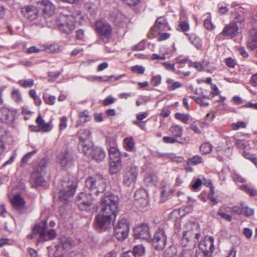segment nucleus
<instances>
[{"label": "nucleus", "mask_w": 257, "mask_h": 257, "mask_svg": "<svg viewBox=\"0 0 257 257\" xmlns=\"http://www.w3.org/2000/svg\"><path fill=\"white\" fill-rule=\"evenodd\" d=\"M135 198L143 206H145L148 204V194L145 189H140L137 190L135 193Z\"/></svg>", "instance_id": "nucleus-22"}, {"label": "nucleus", "mask_w": 257, "mask_h": 257, "mask_svg": "<svg viewBox=\"0 0 257 257\" xmlns=\"http://www.w3.org/2000/svg\"><path fill=\"white\" fill-rule=\"evenodd\" d=\"M186 230L183 232V241L187 242L193 241L195 242L200 237V233L198 231V225L189 222L186 223Z\"/></svg>", "instance_id": "nucleus-7"}, {"label": "nucleus", "mask_w": 257, "mask_h": 257, "mask_svg": "<svg viewBox=\"0 0 257 257\" xmlns=\"http://www.w3.org/2000/svg\"><path fill=\"white\" fill-rule=\"evenodd\" d=\"M124 76V74H121L118 76H115L114 75H110L109 76H103L102 78V82H107V81H111L112 79L114 78V81L117 80L120 78H121L122 76Z\"/></svg>", "instance_id": "nucleus-54"}, {"label": "nucleus", "mask_w": 257, "mask_h": 257, "mask_svg": "<svg viewBox=\"0 0 257 257\" xmlns=\"http://www.w3.org/2000/svg\"><path fill=\"white\" fill-rule=\"evenodd\" d=\"M247 46L251 50L257 48V29L252 28L249 32Z\"/></svg>", "instance_id": "nucleus-21"}, {"label": "nucleus", "mask_w": 257, "mask_h": 257, "mask_svg": "<svg viewBox=\"0 0 257 257\" xmlns=\"http://www.w3.org/2000/svg\"><path fill=\"white\" fill-rule=\"evenodd\" d=\"M178 27L183 32H187L189 31L190 29V26L188 23L185 21L180 22Z\"/></svg>", "instance_id": "nucleus-50"}, {"label": "nucleus", "mask_w": 257, "mask_h": 257, "mask_svg": "<svg viewBox=\"0 0 257 257\" xmlns=\"http://www.w3.org/2000/svg\"><path fill=\"white\" fill-rule=\"evenodd\" d=\"M188 37L189 41L198 49H201L202 48V42L200 38L196 36L194 34L189 35V34H185Z\"/></svg>", "instance_id": "nucleus-26"}, {"label": "nucleus", "mask_w": 257, "mask_h": 257, "mask_svg": "<svg viewBox=\"0 0 257 257\" xmlns=\"http://www.w3.org/2000/svg\"><path fill=\"white\" fill-rule=\"evenodd\" d=\"M253 210L252 208H249L247 206L245 205L243 203L242 214H243L245 216H249L253 215Z\"/></svg>", "instance_id": "nucleus-49"}, {"label": "nucleus", "mask_w": 257, "mask_h": 257, "mask_svg": "<svg viewBox=\"0 0 257 257\" xmlns=\"http://www.w3.org/2000/svg\"><path fill=\"white\" fill-rule=\"evenodd\" d=\"M246 126V123L243 121H238L236 123H233L231 124V127L233 130L236 131L240 127L245 128Z\"/></svg>", "instance_id": "nucleus-52"}, {"label": "nucleus", "mask_w": 257, "mask_h": 257, "mask_svg": "<svg viewBox=\"0 0 257 257\" xmlns=\"http://www.w3.org/2000/svg\"><path fill=\"white\" fill-rule=\"evenodd\" d=\"M123 144L125 150L131 152L134 151L135 142L132 137L124 139L123 140Z\"/></svg>", "instance_id": "nucleus-35"}, {"label": "nucleus", "mask_w": 257, "mask_h": 257, "mask_svg": "<svg viewBox=\"0 0 257 257\" xmlns=\"http://www.w3.org/2000/svg\"><path fill=\"white\" fill-rule=\"evenodd\" d=\"M36 121L42 132H47L48 131V123L45 122L40 115L37 117Z\"/></svg>", "instance_id": "nucleus-34"}, {"label": "nucleus", "mask_w": 257, "mask_h": 257, "mask_svg": "<svg viewBox=\"0 0 257 257\" xmlns=\"http://www.w3.org/2000/svg\"><path fill=\"white\" fill-rule=\"evenodd\" d=\"M250 83L253 86H257V73L251 76L250 80Z\"/></svg>", "instance_id": "nucleus-64"}, {"label": "nucleus", "mask_w": 257, "mask_h": 257, "mask_svg": "<svg viewBox=\"0 0 257 257\" xmlns=\"http://www.w3.org/2000/svg\"><path fill=\"white\" fill-rule=\"evenodd\" d=\"M163 65L164 66V67L169 70H171L173 71L176 74H180L181 73V71L176 69L175 68V64H171L168 62H165L162 63Z\"/></svg>", "instance_id": "nucleus-43"}, {"label": "nucleus", "mask_w": 257, "mask_h": 257, "mask_svg": "<svg viewBox=\"0 0 257 257\" xmlns=\"http://www.w3.org/2000/svg\"><path fill=\"white\" fill-rule=\"evenodd\" d=\"M212 149V146L208 142L203 143L200 146V150L203 154H208Z\"/></svg>", "instance_id": "nucleus-38"}, {"label": "nucleus", "mask_w": 257, "mask_h": 257, "mask_svg": "<svg viewBox=\"0 0 257 257\" xmlns=\"http://www.w3.org/2000/svg\"><path fill=\"white\" fill-rule=\"evenodd\" d=\"M136 257L140 256L144 254L145 248L142 244L136 245L133 250H131Z\"/></svg>", "instance_id": "nucleus-36"}, {"label": "nucleus", "mask_w": 257, "mask_h": 257, "mask_svg": "<svg viewBox=\"0 0 257 257\" xmlns=\"http://www.w3.org/2000/svg\"><path fill=\"white\" fill-rule=\"evenodd\" d=\"M175 118L183 123H187L189 119V115L178 112L175 114Z\"/></svg>", "instance_id": "nucleus-46"}, {"label": "nucleus", "mask_w": 257, "mask_h": 257, "mask_svg": "<svg viewBox=\"0 0 257 257\" xmlns=\"http://www.w3.org/2000/svg\"><path fill=\"white\" fill-rule=\"evenodd\" d=\"M73 156L71 152L65 150L58 154L57 162L63 167H69L73 164Z\"/></svg>", "instance_id": "nucleus-15"}, {"label": "nucleus", "mask_w": 257, "mask_h": 257, "mask_svg": "<svg viewBox=\"0 0 257 257\" xmlns=\"http://www.w3.org/2000/svg\"><path fill=\"white\" fill-rule=\"evenodd\" d=\"M225 62L226 65L230 68H234L235 65V61L230 57L226 58Z\"/></svg>", "instance_id": "nucleus-63"}, {"label": "nucleus", "mask_w": 257, "mask_h": 257, "mask_svg": "<svg viewBox=\"0 0 257 257\" xmlns=\"http://www.w3.org/2000/svg\"><path fill=\"white\" fill-rule=\"evenodd\" d=\"M167 236L164 228H159L152 239L153 246L157 250H162L166 246Z\"/></svg>", "instance_id": "nucleus-9"}, {"label": "nucleus", "mask_w": 257, "mask_h": 257, "mask_svg": "<svg viewBox=\"0 0 257 257\" xmlns=\"http://www.w3.org/2000/svg\"><path fill=\"white\" fill-rule=\"evenodd\" d=\"M12 99L17 103L22 101L23 99L19 90H14L12 93Z\"/></svg>", "instance_id": "nucleus-45"}, {"label": "nucleus", "mask_w": 257, "mask_h": 257, "mask_svg": "<svg viewBox=\"0 0 257 257\" xmlns=\"http://www.w3.org/2000/svg\"><path fill=\"white\" fill-rule=\"evenodd\" d=\"M198 247L211 255L214 250V238L212 236L206 237L199 243Z\"/></svg>", "instance_id": "nucleus-17"}, {"label": "nucleus", "mask_w": 257, "mask_h": 257, "mask_svg": "<svg viewBox=\"0 0 257 257\" xmlns=\"http://www.w3.org/2000/svg\"><path fill=\"white\" fill-rule=\"evenodd\" d=\"M132 71L139 74H143L145 72V68L142 66L136 65L132 67Z\"/></svg>", "instance_id": "nucleus-56"}, {"label": "nucleus", "mask_w": 257, "mask_h": 257, "mask_svg": "<svg viewBox=\"0 0 257 257\" xmlns=\"http://www.w3.org/2000/svg\"><path fill=\"white\" fill-rule=\"evenodd\" d=\"M105 153L104 150L100 147H95L90 157L96 162H101L105 158Z\"/></svg>", "instance_id": "nucleus-25"}, {"label": "nucleus", "mask_w": 257, "mask_h": 257, "mask_svg": "<svg viewBox=\"0 0 257 257\" xmlns=\"http://www.w3.org/2000/svg\"><path fill=\"white\" fill-rule=\"evenodd\" d=\"M243 203L240 204V206H234L231 208V211L237 214L240 215L242 214Z\"/></svg>", "instance_id": "nucleus-55"}, {"label": "nucleus", "mask_w": 257, "mask_h": 257, "mask_svg": "<svg viewBox=\"0 0 257 257\" xmlns=\"http://www.w3.org/2000/svg\"><path fill=\"white\" fill-rule=\"evenodd\" d=\"M62 246L65 249L71 247L74 245V241L71 238L64 237L61 240Z\"/></svg>", "instance_id": "nucleus-39"}, {"label": "nucleus", "mask_w": 257, "mask_h": 257, "mask_svg": "<svg viewBox=\"0 0 257 257\" xmlns=\"http://www.w3.org/2000/svg\"><path fill=\"white\" fill-rule=\"evenodd\" d=\"M242 155L244 158L250 160L251 162L257 166V157L255 155L244 151L242 153Z\"/></svg>", "instance_id": "nucleus-41"}, {"label": "nucleus", "mask_w": 257, "mask_h": 257, "mask_svg": "<svg viewBox=\"0 0 257 257\" xmlns=\"http://www.w3.org/2000/svg\"><path fill=\"white\" fill-rule=\"evenodd\" d=\"M129 232V225L125 218L119 220L114 227V235L119 241L126 238Z\"/></svg>", "instance_id": "nucleus-8"}, {"label": "nucleus", "mask_w": 257, "mask_h": 257, "mask_svg": "<svg viewBox=\"0 0 257 257\" xmlns=\"http://www.w3.org/2000/svg\"><path fill=\"white\" fill-rule=\"evenodd\" d=\"M95 30L100 37L105 38H109L112 34V31L110 25L103 20H100L95 22Z\"/></svg>", "instance_id": "nucleus-12"}, {"label": "nucleus", "mask_w": 257, "mask_h": 257, "mask_svg": "<svg viewBox=\"0 0 257 257\" xmlns=\"http://www.w3.org/2000/svg\"><path fill=\"white\" fill-rule=\"evenodd\" d=\"M46 49L47 48H45L44 49H39L35 46H32V47H31L27 49L26 53H28V54H32V53H38L42 50H46Z\"/></svg>", "instance_id": "nucleus-59"}, {"label": "nucleus", "mask_w": 257, "mask_h": 257, "mask_svg": "<svg viewBox=\"0 0 257 257\" xmlns=\"http://www.w3.org/2000/svg\"><path fill=\"white\" fill-rule=\"evenodd\" d=\"M193 251L190 249H183L178 256L176 254V249L174 248H170L165 250L164 252L165 257H192Z\"/></svg>", "instance_id": "nucleus-18"}, {"label": "nucleus", "mask_w": 257, "mask_h": 257, "mask_svg": "<svg viewBox=\"0 0 257 257\" xmlns=\"http://www.w3.org/2000/svg\"><path fill=\"white\" fill-rule=\"evenodd\" d=\"M47 162H41L37 170L31 174L30 182L33 187L43 186L46 184V181L43 178V175L47 172Z\"/></svg>", "instance_id": "nucleus-6"}, {"label": "nucleus", "mask_w": 257, "mask_h": 257, "mask_svg": "<svg viewBox=\"0 0 257 257\" xmlns=\"http://www.w3.org/2000/svg\"><path fill=\"white\" fill-rule=\"evenodd\" d=\"M67 119L66 116H63L60 118V122L59 124V131L61 132L67 126Z\"/></svg>", "instance_id": "nucleus-53"}, {"label": "nucleus", "mask_w": 257, "mask_h": 257, "mask_svg": "<svg viewBox=\"0 0 257 257\" xmlns=\"http://www.w3.org/2000/svg\"><path fill=\"white\" fill-rule=\"evenodd\" d=\"M169 131L174 137L180 138L182 135L183 128L179 125H173L170 127Z\"/></svg>", "instance_id": "nucleus-31"}, {"label": "nucleus", "mask_w": 257, "mask_h": 257, "mask_svg": "<svg viewBox=\"0 0 257 257\" xmlns=\"http://www.w3.org/2000/svg\"><path fill=\"white\" fill-rule=\"evenodd\" d=\"M169 191L167 190L165 187H163L161 189V198L163 201H165L167 196L169 195Z\"/></svg>", "instance_id": "nucleus-57"}, {"label": "nucleus", "mask_w": 257, "mask_h": 257, "mask_svg": "<svg viewBox=\"0 0 257 257\" xmlns=\"http://www.w3.org/2000/svg\"><path fill=\"white\" fill-rule=\"evenodd\" d=\"M145 183L148 186L156 185L158 182V177L154 173H150L144 179Z\"/></svg>", "instance_id": "nucleus-32"}, {"label": "nucleus", "mask_w": 257, "mask_h": 257, "mask_svg": "<svg viewBox=\"0 0 257 257\" xmlns=\"http://www.w3.org/2000/svg\"><path fill=\"white\" fill-rule=\"evenodd\" d=\"M118 207V197L108 193L101 199L100 213L94 219V227L98 231L110 229L114 225Z\"/></svg>", "instance_id": "nucleus-1"}, {"label": "nucleus", "mask_w": 257, "mask_h": 257, "mask_svg": "<svg viewBox=\"0 0 257 257\" xmlns=\"http://www.w3.org/2000/svg\"><path fill=\"white\" fill-rule=\"evenodd\" d=\"M48 0H40L37 2L38 9L43 12L45 18H47L48 16Z\"/></svg>", "instance_id": "nucleus-27"}, {"label": "nucleus", "mask_w": 257, "mask_h": 257, "mask_svg": "<svg viewBox=\"0 0 257 257\" xmlns=\"http://www.w3.org/2000/svg\"><path fill=\"white\" fill-rule=\"evenodd\" d=\"M19 84L24 88H30L32 87L34 84L33 79H29L25 80H21L18 82Z\"/></svg>", "instance_id": "nucleus-40"}, {"label": "nucleus", "mask_w": 257, "mask_h": 257, "mask_svg": "<svg viewBox=\"0 0 257 257\" xmlns=\"http://www.w3.org/2000/svg\"><path fill=\"white\" fill-rule=\"evenodd\" d=\"M79 123L80 124H83L91 120V117L89 112L87 110L79 112Z\"/></svg>", "instance_id": "nucleus-30"}, {"label": "nucleus", "mask_w": 257, "mask_h": 257, "mask_svg": "<svg viewBox=\"0 0 257 257\" xmlns=\"http://www.w3.org/2000/svg\"><path fill=\"white\" fill-rule=\"evenodd\" d=\"M77 180L74 178H69L62 181V188L59 193V199L66 202L70 198L74 195L77 187Z\"/></svg>", "instance_id": "nucleus-4"}, {"label": "nucleus", "mask_w": 257, "mask_h": 257, "mask_svg": "<svg viewBox=\"0 0 257 257\" xmlns=\"http://www.w3.org/2000/svg\"><path fill=\"white\" fill-rule=\"evenodd\" d=\"M161 80L162 78L161 75H157L152 76L150 83L152 85L154 86H158L161 83Z\"/></svg>", "instance_id": "nucleus-48"}, {"label": "nucleus", "mask_w": 257, "mask_h": 257, "mask_svg": "<svg viewBox=\"0 0 257 257\" xmlns=\"http://www.w3.org/2000/svg\"><path fill=\"white\" fill-rule=\"evenodd\" d=\"M25 16L30 20H33L37 18L36 13L33 10L31 7H26L25 8Z\"/></svg>", "instance_id": "nucleus-37"}, {"label": "nucleus", "mask_w": 257, "mask_h": 257, "mask_svg": "<svg viewBox=\"0 0 257 257\" xmlns=\"http://www.w3.org/2000/svg\"><path fill=\"white\" fill-rule=\"evenodd\" d=\"M134 235L135 238L147 239L150 237L149 226L145 224H138L134 229Z\"/></svg>", "instance_id": "nucleus-14"}, {"label": "nucleus", "mask_w": 257, "mask_h": 257, "mask_svg": "<svg viewBox=\"0 0 257 257\" xmlns=\"http://www.w3.org/2000/svg\"><path fill=\"white\" fill-rule=\"evenodd\" d=\"M48 234L47 220H44L40 222L36 223L32 231V233L28 235L30 239H36L38 243L47 240V235Z\"/></svg>", "instance_id": "nucleus-5"}, {"label": "nucleus", "mask_w": 257, "mask_h": 257, "mask_svg": "<svg viewBox=\"0 0 257 257\" xmlns=\"http://www.w3.org/2000/svg\"><path fill=\"white\" fill-rule=\"evenodd\" d=\"M17 110L14 108L3 106L0 108V121L4 123H9L15 120Z\"/></svg>", "instance_id": "nucleus-13"}, {"label": "nucleus", "mask_w": 257, "mask_h": 257, "mask_svg": "<svg viewBox=\"0 0 257 257\" xmlns=\"http://www.w3.org/2000/svg\"><path fill=\"white\" fill-rule=\"evenodd\" d=\"M238 31V27L235 23H230L225 26L221 34L225 37L232 38L237 35Z\"/></svg>", "instance_id": "nucleus-19"}, {"label": "nucleus", "mask_w": 257, "mask_h": 257, "mask_svg": "<svg viewBox=\"0 0 257 257\" xmlns=\"http://www.w3.org/2000/svg\"><path fill=\"white\" fill-rule=\"evenodd\" d=\"M36 153V150H34L26 154L22 159L21 166H24L28 162L31 157Z\"/></svg>", "instance_id": "nucleus-44"}, {"label": "nucleus", "mask_w": 257, "mask_h": 257, "mask_svg": "<svg viewBox=\"0 0 257 257\" xmlns=\"http://www.w3.org/2000/svg\"><path fill=\"white\" fill-rule=\"evenodd\" d=\"M211 255L209 252H206L205 251L199 247L196 249V257H210Z\"/></svg>", "instance_id": "nucleus-47"}, {"label": "nucleus", "mask_w": 257, "mask_h": 257, "mask_svg": "<svg viewBox=\"0 0 257 257\" xmlns=\"http://www.w3.org/2000/svg\"><path fill=\"white\" fill-rule=\"evenodd\" d=\"M113 22L116 26L123 28L126 26L127 19L122 13L118 12L114 17Z\"/></svg>", "instance_id": "nucleus-24"}, {"label": "nucleus", "mask_w": 257, "mask_h": 257, "mask_svg": "<svg viewBox=\"0 0 257 257\" xmlns=\"http://www.w3.org/2000/svg\"><path fill=\"white\" fill-rule=\"evenodd\" d=\"M139 174V168L132 165L127 166L124 170L123 184L127 187L135 183Z\"/></svg>", "instance_id": "nucleus-11"}, {"label": "nucleus", "mask_w": 257, "mask_h": 257, "mask_svg": "<svg viewBox=\"0 0 257 257\" xmlns=\"http://www.w3.org/2000/svg\"><path fill=\"white\" fill-rule=\"evenodd\" d=\"M167 22L164 17H160L158 18L152 28V31L155 33H159L166 28Z\"/></svg>", "instance_id": "nucleus-23"}, {"label": "nucleus", "mask_w": 257, "mask_h": 257, "mask_svg": "<svg viewBox=\"0 0 257 257\" xmlns=\"http://www.w3.org/2000/svg\"><path fill=\"white\" fill-rule=\"evenodd\" d=\"M94 197L89 193L87 195L85 193L81 192L76 197L75 203L80 210L88 211L91 209L92 199Z\"/></svg>", "instance_id": "nucleus-10"}, {"label": "nucleus", "mask_w": 257, "mask_h": 257, "mask_svg": "<svg viewBox=\"0 0 257 257\" xmlns=\"http://www.w3.org/2000/svg\"><path fill=\"white\" fill-rule=\"evenodd\" d=\"M78 147L79 152L88 157L91 156L95 148L90 141L79 142Z\"/></svg>", "instance_id": "nucleus-20"}, {"label": "nucleus", "mask_w": 257, "mask_h": 257, "mask_svg": "<svg viewBox=\"0 0 257 257\" xmlns=\"http://www.w3.org/2000/svg\"><path fill=\"white\" fill-rule=\"evenodd\" d=\"M85 187L90 195L96 197L105 190L106 181L100 175L89 176L85 180Z\"/></svg>", "instance_id": "nucleus-3"}, {"label": "nucleus", "mask_w": 257, "mask_h": 257, "mask_svg": "<svg viewBox=\"0 0 257 257\" xmlns=\"http://www.w3.org/2000/svg\"><path fill=\"white\" fill-rule=\"evenodd\" d=\"M115 99L112 97L108 96L105 98L103 101V105L104 106H107L109 104H112L114 102Z\"/></svg>", "instance_id": "nucleus-62"}, {"label": "nucleus", "mask_w": 257, "mask_h": 257, "mask_svg": "<svg viewBox=\"0 0 257 257\" xmlns=\"http://www.w3.org/2000/svg\"><path fill=\"white\" fill-rule=\"evenodd\" d=\"M91 133L88 129H81L78 132L80 142H87L89 139Z\"/></svg>", "instance_id": "nucleus-29"}, {"label": "nucleus", "mask_w": 257, "mask_h": 257, "mask_svg": "<svg viewBox=\"0 0 257 257\" xmlns=\"http://www.w3.org/2000/svg\"><path fill=\"white\" fill-rule=\"evenodd\" d=\"M202 161L203 159L201 157L198 155H196L189 159L187 160V163L188 164L190 163H192V164L196 165L202 163Z\"/></svg>", "instance_id": "nucleus-42"}, {"label": "nucleus", "mask_w": 257, "mask_h": 257, "mask_svg": "<svg viewBox=\"0 0 257 257\" xmlns=\"http://www.w3.org/2000/svg\"><path fill=\"white\" fill-rule=\"evenodd\" d=\"M217 214L227 221H230L232 220L231 216L224 212L218 211Z\"/></svg>", "instance_id": "nucleus-61"}, {"label": "nucleus", "mask_w": 257, "mask_h": 257, "mask_svg": "<svg viewBox=\"0 0 257 257\" xmlns=\"http://www.w3.org/2000/svg\"><path fill=\"white\" fill-rule=\"evenodd\" d=\"M240 189L245 192L248 193L251 196H255L256 194L257 191L253 188H249L246 185H242Z\"/></svg>", "instance_id": "nucleus-51"}, {"label": "nucleus", "mask_w": 257, "mask_h": 257, "mask_svg": "<svg viewBox=\"0 0 257 257\" xmlns=\"http://www.w3.org/2000/svg\"><path fill=\"white\" fill-rule=\"evenodd\" d=\"M109 171L111 174H116L120 170L121 160H110Z\"/></svg>", "instance_id": "nucleus-28"}, {"label": "nucleus", "mask_w": 257, "mask_h": 257, "mask_svg": "<svg viewBox=\"0 0 257 257\" xmlns=\"http://www.w3.org/2000/svg\"><path fill=\"white\" fill-rule=\"evenodd\" d=\"M85 17L82 15L79 10L74 11L71 14H61L51 20L50 27L56 29L66 34H71L75 28V23L82 25Z\"/></svg>", "instance_id": "nucleus-2"}, {"label": "nucleus", "mask_w": 257, "mask_h": 257, "mask_svg": "<svg viewBox=\"0 0 257 257\" xmlns=\"http://www.w3.org/2000/svg\"><path fill=\"white\" fill-rule=\"evenodd\" d=\"M204 25L205 28L208 30H211L212 29H214L215 28L214 26L212 24L211 20L209 19H207L204 20Z\"/></svg>", "instance_id": "nucleus-58"}, {"label": "nucleus", "mask_w": 257, "mask_h": 257, "mask_svg": "<svg viewBox=\"0 0 257 257\" xmlns=\"http://www.w3.org/2000/svg\"><path fill=\"white\" fill-rule=\"evenodd\" d=\"M163 141L165 143L167 144H174L177 142V140L175 138L167 136L163 137Z\"/></svg>", "instance_id": "nucleus-60"}, {"label": "nucleus", "mask_w": 257, "mask_h": 257, "mask_svg": "<svg viewBox=\"0 0 257 257\" xmlns=\"http://www.w3.org/2000/svg\"><path fill=\"white\" fill-rule=\"evenodd\" d=\"M109 155L110 160H120V153L115 147H110Z\"/></svg>", "instance_id": "nucleus-33"}, {"label": "nucleus", "mask_w": 257, "mask_h": 257, "mask_svg": "<svg viewBox=\"0 0 257 257\" xmlns=\"http://www.w3.org/2000/svg\"><path fill=\"white\" fill-rule=\"evenodd\" d=\"M11 203L14 209L19 213H24L26 210L25 201L19 194H16L11 200Z\"/></svg>", "instance_id": "nucleus-16"}]
</instances>
